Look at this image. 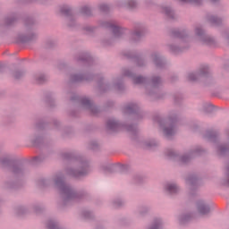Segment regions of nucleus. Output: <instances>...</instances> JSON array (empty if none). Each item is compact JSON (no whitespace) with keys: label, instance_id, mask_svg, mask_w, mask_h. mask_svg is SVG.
I'll list each match as a JSON object with an SVG mask.
<instances>
[{"label":"nucleus","instance_id":"1","mask_svg":"<svg viewBox=\"0 0 229 229\" xmlns=\"http://www.w3.org/2000/svg\"><path fill=\"white\" fill-rule=\"evenodd\" d=\"M54 182L55 187L60 191L64 205H67L69 201H78L81 198V194L75 192L74 189L64 181V176L56 175Z\"/></svg>","mask_w":229,"mask_h":229},{"label":"nucleus","instance_id":"2","mask_svg":"<svg viewBox=\"0 0 229 229\" xmlns=\"http://www.w3.org/2000/svg\"><path fill=\"white\" fill-rule=\"evenodd\" d=\"M0 167L8 169L14 176H21L24 174V165L15 163V161L11 159L10 156L0 158Z\"/></svg>","mask_w":229,"mask_h":229},{"label":"nucleus","instance_id":"3","mask_svg":"<svg viewBox=\"0 0 229 229\" xmlns=\"http://www.w3.org/2000/svg\"><path fill=\"white\" fill-rule=\"evenodd\" d=\"M157 123L163 126V131L167 139H171L176 133V117H170L166 121L157 120Z\"/></svg>","mask_w":229,"mask_h":229},{"label":"nucleus","instance_id":"4","mask_svg":"<svg viewBox=\"0 0 229 229\" xmlns=\"http://www.w3.org/2000/svg\"><path fill=\"white\" fill-rule=\"evenodd\" d=\"M72 101H80L81 106H83L86 110H88L91 115H98L99 114V108H98L96 106H94V103H92V100L89 99L87 97H74L72 98Z\"/></svg>","mask_w":229,"mask_h":229},{"label":"nucleus","instance_id":"5","mask_svg":"<svg viewBox=\"0 0 229 229\" xmlns=\"http://www.w3.org/2000/svg\"><path fill=\"white\" fill-rule=\"evenodd\" d=\"M195 35L199 38L200 42H202V44H206V46H214V44H216L213 38L207 35L200 25H197L195 27Z\"/></svg>","mask_w":229,"mask_h":229},{"label":"nucleus","instance_id":"6","mask_svg":"<svg viewBox=\"0 0 229 229\" xmlns=\"http://www.w3.org/2000/svg\"><path fill=\"white\" fill-rule=\"evenodd\" d=\"M89 173V162L85 160L80 161V167L78 170L68 169L67 174L70 176H74L75 178H80V176H85Z\"/></svg>","mask_w":229,"mask_h":229},{"label":"nucleus","instance_id":"7","mask_svg":"<svg viewBox=\"0 0 229 229\" xmlns=\"http://www.w3.org/2000/svg\"><path fill=\"white\" fill-rule=\"evenodd\" d=\"M104 28H109L111 31H113V35L114 38H121L123 35H124V30L119 26L115 21H106L102 23Z\"/></svg>","mask_w":229,"mask_h":229},{"label":"nucleus","instance_id":"8","mask_svg":"<svg viewBox=\"0 0 229 229\" xmlns=\"http://www.w3.org/2000/svg\"><path fill=\"white\" fill-rule=\"evenodd\" d=\"M210 74V69L207 65H203L199 68L198 73L190 72L188 74L189 81H198L199 78H207Z\"/></svg>","mask_w":229,"mask_h":229},{"label":"nucleus","instance_id":"9","mask_svg":"<svg viewBox=\"0 0 229 229\" xmlns=\"http://www.w3.org/2000/svg\"><path fill=\"white\" fill-rule=\"evenodd\" d=\"M165 153L168 158H171L172 160H177L178 162H180V164H189V162H191L190 156H180L176 151L173 149H167Z\"/></svg>","mask_w":229,"mask_h":229},{"label":"nucleus","instance_id":"10","mask_svg":"<svg viewBox=\"0 0 229 229\" xmlns=\"http://www.w3.org/2000/svg\"><path fill=\"white\" fill-rule=\"evenodd\" d=\"M123 76H128V78H131L133 80V83L136 85H142L143 83H146L147 79L142 76H135L133 72H130L128 69H124L123 71Z\"/></svg>","mask_w":229,"mask_h":229},{"label":"nucleus","instance_id":"11","mask_svg":"<svg viewBox=\"0 0 229 229\" xmlns=\"http://www.w3.org/2000/svg\"><path fill=\"white\" fill-rule=\"evenodd\" d=\"M60 13L63 14V15H65L66 17H69L68 18V21L69 22H72V23H69L68 25L72 28V26H74V19L72 18V13L71 11V8L67 5H64L61 7L60 9Z\"/></svg>","mask_w":229,"mask_h":229},{"label":"nucleus","instance_id":"12","mask_svg":"<svg viewBox=\"0 0 229 229\" xmlns=\"http://www.w3.org/2000/svg\"><path fill=\"white\" fill-rule=\"evenodd\" d=\"M106 128L110 131H119L123 128V124L119 123L116 120L109 119L106 122Z\"/></svg>","mask_w":229,"mask_h":229},{"label":"nucleus","instance_id":"13","mask_svg":"<svg viewBox=\"0 0 229 229\" xmlns=\"http://www.w3.org/2000/svg\"><path fill=\"white\" fill-rule=\"evenodd\" d=\"M198 212L201 214V216H207L210 212V207L205 203L203 200H199L197 203Z\"/></svg>","mask_w":229,"mask_h":229},{"label":"nucleus","instance_id":"14","mask_svg":"<svg viewBox=\"0 0 229 229\" xmlns=\"http://www.w3.org/2000/svg\"><path fill=\"white\" fill-rule=\"evenodd\" d=\"M152 60L155 65L159 67L160 69H162V67L165 65V62H164V59H162V57H160V55H158L157 53H154L152 55Z\"/></svg>","mask_w":229,"mask_h":229},{"label":"nucleus","instance_id":"15","mask_svg":"<svg viewBox=\"0 0 229 229\" xmlns=\"http://www.w3.org/2000/svg\"><path fill=\"white\" fill-rule=\"evenodd\" d=\"M123 112L124 114H137L139 112V106L135 103H130L124 107Z\"/></svg>","mask_w":229,"mask_h":229},{"label":"nucleus","instance_id":"16","mask_svg":"<svg viewBox=\"0 0 229 229\" xmlns=\"http://www.w3.org/2000/svg\"><path fill=\"white\" fill-rule=\"evenodd\" d=\"M161 13H165L168 19H176V14L174 11L171 10V7L165 5L161 6Z\"/></svg>","mask_w":229,"mask_h":229},{"label":"nucleus","instance_id":"17","mask_svg":"<svg viewBox=\"0 0 229 229\" xmlns=\"http://www.w3.org/2000/svg\"><path fill=\"white\" fill-rule=\"evenodd\" d=\"M165 189L168 194H178V192L180 191V188H178V185H176L175 183H167L165 186Z\"/></svg>","mask_w":229,"mask_h":229},{"label":"nucleus","instance_id":"18","mask_svg":"<svg viewBox=\"0 0 229 229\" xmlns=\"http://www.w3.org/2000/svg\"><path fill=\"white\" fill-rule=\"evenodd\" d=\"M142 35H144V29L142 27L136 28L131 34L133 41L137 42V40H140Z\"/></svg>","mask_w":229,"mask_h":229},{"label":"nucleus","instance_id":"19","mask_svg":"<svg viewBox=\"0 0 229 229\" xmlns=\"http://www.w3.org/2000/svg\"><path fill=\"white\" fill-rule=\"evenodd\" d=\"M217 155H219V157L229 155V146L225 144L219 145L217 147Z\"/></svg>","mask_w":229,"mask_h":229},{"label":"nucleus","instance_id":"20","mask_svg":"<svg viewBox=\"0 0 229 229\" xmlns=\"http://www.w3.org/2000/svg\"><path fill=\"white\" fill-rule=\"evenodd\" d=\"M208 21L212 26H221L223 24V20L214 15H208Z\"/></svg>","mask_w":229,"mask_h":229},{"label":"nucleus","instance_id":"21","mask_svg":"<svg viewBox=\"0 0 229 229\" xmlns=\"http://www.w3.org/2000/svg\"><path fill=\"white\" fill-rule=\"evenodd\" d=\"M84 80H86V81H89V80H90V78H89L85 75H81V74H73L71 76V81H72V82L84 81Z\"/></svg>","mask_w":229,"mask_h":229},{"label":"nucleus","instance_id":"22","mask_svg":"<svg viewBox=\"0 0 229 229\" xmlns=\"http://www.w3.org/2000/svg\"><path fill=\"white\" fill-rule=\"evenodd\" d=\"M186 183L190 185V187H196V185H198V177H196V175H189L186 178Z\"/></svg>","mask_w":229,"mask_h":229},{"label":"nucleus","instance_id":"23","mask_svg":"<svg viewBox=\"0 0 229 229\" xmlns=\"http://www.w3.org/2000/svg\"><path fill=\"white\" fill-rule=\"evenodd\" d=\"M79 60L81 62H87V64H92V62H94V59L90 56V55L85 53V54H81L79 56Z\"/></svg>","mask_w":229,"mask_h":229},{"label":"nucleus","instance_id":"24","mask_svg":"<svg viewBox=\"0 0 229 229\" xmlns=\"http://www.w3.org/2000/svg\"><path fill=\"white\" fill-rule=\"evenodd\" d=\"M36 83L42 85L47 81V77L45 74L39 73L35 76Z\"/></svg>","mask_w":229,"mask_h":229},{"label":"nucleus","instance_id":"25","mask_svg":"<svg viewBox=\"0 0 229 229\" xmlns=\"http://www.w3.org/2000/svg\"><path fill=\"white\" fill-rule=\"evenodd\" d=\"M204 137L205 139H208V140H216L217 132H216V131H208Z\"/></svg>","mask_w":229,"mask_h":229},{"label":"nucleus","instance_id":"26","mask_svg":"<svg viewBox=\"0 0 229 229\" xmlns=\"http://www.w3.org/2000/svg\"><path fill=\"white\" fill-rule=\"evenodd\" d=\"M172 35L177 38H183V37H185V32L180 31L179 30H174L172 31Z\"/></svg>","mask_w":229,"mask_h":229},{"label":"nucleus","instance_id":"27","mask_svg":"<svg viewBox=\"0 0 229 229\" xmlns=\"http://www.w3.org/2000/svg\"><path fill=\"white\" fill-rule=\"evenodd\" d=\"M151 83H152V87H155V88L159 87V85H162V79H160V77H153Z\"/></svg>","mask_w":229,"mask_h":229},{"label":"nucleus","instance_id":"28","mask_svg":"<svg viewBox=\"0 0 229 229\" xmlns=\"http://www.w3.org/2000/svg\"><path fill=\"white\" fill-rule=\"evenodd\" d=\"M81 12L83 15H86L87 17H89V15L92 14V11L90 10V7H89V6L81 7Z\"/></svg>","mask_w":229,"mask_h":229},{"label":"nucleus","instance_id":"29","mask_svg":"<svg viewBox=\"0 0 229 229\" xmlns=\"http://www.w3.org/2000/svg\"><path fill=\"white\" fill-rule=\"evenodd\" d=\"M37 38V34H30L27 37L21 38V42H31V40H35Z\"/></svg>","mask_w":229,"mask_h":229},{"label":"nucleus","instance_id":"30","mask_svg":"<svg viewBox=\"0 0 229 229\" xmlns=\"http://www.w3.org/2000/svg\"><path fill=\"white\" fill-rule=\"evenodd\" d=\"M191 215H182L180 218L179 221L181 223V225H185V223H187V221H191Z\"/></svg>","mask_w":229,"mask_h":229},{"label":"nucleus","instance_id":"31","mask_svg":"<svg viewBox=\"0 0 229 229\" xmlns=\"http://www.w3.org/2000/svg\"><path fill=\"white\" fill-rule=\"evenodd\" d=\"M181 3H191L192 4H201L203 0H180Z\"/></svg>","mask_w":229,"mask_h":229},{"label":"nucleus","instance_id":"32","mask_svg":"<svg viewBox=\"0 0 229 229\" xmlns=\"http://www.w3.org/2000/svg\"><path fill=\"white\" fill-rule=\"evenodd\" d=\"M100 12H108L110 10V7L106 4H102L99 6Z\"/></svg>","mask_w":229,"mask_h":229},{"label":"nucleus","instance_id":"33","mask_svg":"<svg viewBox=\"0 0 229 229\" xmlns=\"http://www.w3.org/2000/svg\"><path fill=\"white\" fill-rule=\"evenodd\" d=\"M22 76H24V72H14L13 73V77L15 78V80H20V78H22Z\"/></svg>","mask_w":229,"mask_h":229},{"label":"nucleus","instance_id":"34","mask_svg":"<svg viewBox=\"0 0 229 229\" xmlns=\"http://www.w3.org/2000/svg\"><path fill=\"white\" fill-rule=\"evenodd\" d=\"M127 6L128 8H135L137 6V2H135V0H129Z\"/></svg>","mask_w":229,"mask_h":229},{"label":"nucleus","instance_id":"35","mask_svg":"<svg viewBox=\"0 0 229 229\" xmlns=\"http://www.w3.org/2000/svg\"><path fill=\"white\" fill-rule=\"evenodd\" d=\"M44 158H42V156H38L33 158L32 164H40Z\"/></svg>","mask_w":229,"mask_h":229},{"label":"nucleus","instance_id":"36","mask_svg":"<svg viewBox=\"0 0 229 229\" xmlns=\"http://www.w3.org/2000/svg\"><path fill=\"white\" fill-rule=\"evenodd\" d=\"M199 153H201V148L199 147V148L193 149V150L190 153V155H191V157H193L194 155H199Z\"/></svg>","mask_w":229,"mask_h":229},{"label":"nucleus","instance_id":"37","mask_svg":"<svg viewBox=\"0 0 229 229\" xmlns=\"http://www.w3.org/2000/svg\"><path fill=\"white\" fill-rule=\"evenodd\" d=\"M169 49L173 53H180V48L178 47H174L173 45H169Z\"/></svg>","mask_w":229,"mask_h":229},{"label":"nucleus","instance_id":"38","mask_svg":"<svg viewBox=\"0 0 229 229\" xmlns=\"http://www.w3.org/2000/svg\"><path fill=\"white\" fill-rule=\"evenodd\" d=\"M145 146L147 148H153V146H157V142H155V140H152V141H149V142L146 141Z\"/></svg>","mask_w":229,"mask_h":229},{"label":"nucleus","instance_id":"39","mask_svg":"<svg viewBox=\"0 0 229 229\" xmlns=\"http://www.w3.org/2000/svg\"><path fill=\"white\" fill-rule=\"evenodd\" d=\"M82 216L86 217V219H90L92 217V213H90V211H84Z\"/></svg>","mask_w":229,"mask_h":229},{"label":"nucleus","instance_id":"40","mask_svg":"<svg viewBox=\"0 0 229 229\" xmlns=\"http://www.w3.org/2000/svg\"><path fill=\"white\" fill-rule=\"evenodd\" d=\"M136 63H137V65H139V67H142V65H144V60L139 57H136Z\"/></svg>","mask_w":229,"mask_h":229},{"label":"nucleus","instance_id":"41","mask_svg":"<svg viewBox=\"0 0 229 229\" xmlns=\"http://www.w3.org/2000/svg\"><path fill=\"white\" fill-rule=\"evenodd\" d=\"M100 90H108V85L107 84H102L99 83Z\"/></svg>","mask_w":229,"mask_h":229},{"label":"nucleus","instance_id":"42","mask_svg":"<svg viewBox=\"0 0 229 229\" xmlns=\"http://www.w3.org/2000/svg\"><path fill=\"white\" fill-rule=\"evenodd\" d=\"M13 21H15L14 18H7L6 24H8V25L13 24Z\"/></svg>","mask_w":229,"mask_h":229},{"label":"nucleus","instance_id":"43","mask_svg":"<svg viewBox=\"0 0 229 229\" xmlns=\"http://www.w3.org/2000/svg\"><path fill=\"white\" fill-rule=\"evenodd\" d=\"M127 130H128V131H136L135 126H133V125H129L127 127Z\"/></svg>","mask_w":229,"mask_h":229},{"label":"nucleus","instance_id":"44","mask_svg":"<svg viewBox=\"0 0 229 229\" xmlns=\"http://www.w3.org/2000/svg\"><path fill=\"white\" fill-rule=\"evenodd\" d=\"M121 205H123V201L122 200H117V201H114V207H121Z\"/></svg>","mask_w":229,"mask_h":229},{"label":"nucleus","instance_id":"45","mask_svg":"<svg viewBox=\"0 0 229 229\" xmlns=\"http://www.w3.org/2000/svg\"><path fill=\"white\" fill-rule=\"evenodd\" d=\"M72 154H71V153L64 154V158H72Z\"/></svg>","mask_w":229,"mask_h":229},{"label":"nucleus","instance_id":"46","mask_svg":"<svg viewBox=\"0 0 229 229\" xmlns=\"http://www.w3.org/2000/svg\"><path fill=\"white\" fill-rule=\"evenodd\" d=\"M115 89H117V90H123V84H116Z\"/></svg>","mask_w":229,"mask_h":229},{"label":"nucleus","instance_id":"47","mask_svg":"<svg viewBox=\"0 0 229 229\" xmlns=\"http://www.w3.org/2000/svg\"><path fill=\"white\" fill-rule=\"evenodd\" d=\"M126 56H128V58H135V55L131 54V53H128L126 55Z\"/></svg>","mask_w":229,"mask_h":229},{"label":"nucleus","instance_id":"48","mask_svg":"<svg viewBox=\"0 0 229 229\" xmlns=\"http://www.w3.org/2000/svg\"><path fill=\"white\" fill-rule=\"evenodd\" d=\"M103 44H104V46H110V41L104 40Z\"/></svg>","mask_w":229,"mask_h":229},{"label":"nucleus","instance_id":"49","mask_svg":"<svg viewBox=\"0 0 229 229\" xmlns=\"http://www.w3.org/2000/svg\"><path fill=\"white\" fill-rule=\"evenodd\" d=\"M87 30H88V31H92V28L88 27V28H87Z\"/></svg>","mask_w":229,"mask_h":229},{"label":"nucleus","instance_id":"50","mask_svg":"<svg viewBox=\"0 0 229 229\" xmlns=\"http://www.w3.org/2000/svg\"><path fill=\"white\" fill-rule=\"evenodd\" d=\"M46 183V181L45 180H42L41 181V185H44Z\"/></svg>","mask_w":229,"mask_h":229},{"label":"nucleus","instance_id":"51","mask_svg":"<svg viewBox=\"0 0 229 229\" xmlns=\"http://www.w3.org/2000/svg\"><path fill=\"white\" fill-rule=\"evenodd\" d=\"M219 0H211L212 3H217Z\"/></svg>","mask_w":229,"mask_h":229},{"label":"nucleus","instance_id":"52","mask_svg":"<svg viewBox=\"0 0 229 229\" xmlns=\"http://www.w3.org/2000/svg\"><path fill=\"white\" fill-rule=\"evenodd\" d=\"M227 42L229 43V36L226 37Z\"/></svg>","mask_w":229,"mask_h":229}]
</instances>
